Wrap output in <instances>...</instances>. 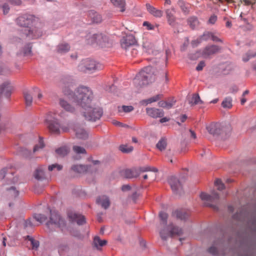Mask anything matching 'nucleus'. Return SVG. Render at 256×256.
I'll list each match as a JSON object with an SVG mask.
<instances>
[{
  "label": "nucleus",
  "mask_w": 256,
  "mask_h": 256,
  "mask_svg": "<svg viewBox=\"0 0 256 256\" xmlns=\"http://www.w3.org/2000/svg\"><path fill=\"white\" fill-rule=\"evenodd\" d=\"M206 129L210 134L218 136L222 132L224 128L220 123H212L207 126Z\"/></svg>",
  "instance_id": "12"
},
{
  "label": "nucleus",
  "mask_w": 256,
  "mask_h": 256,
  "mask_svg": "<svg viewBox=\"0 0 256 256\" xmlns=\"http://www.w3.org/2000/svg\"><path fill=\"white\" fill-rule=\"evenodd\" d=\"M60 132H67L69 130L68 126L67 125H60Z\"/></svg>",
  "instance_id": "57"
},
{
  "label": "nucleus",
  "mask_w": 256,
  "mask_h": 256,
  "mask_svg": "<svg viewBox=\"0 0 256 256\" xmlns=\"http://www.w3.org/2000/svg\"><path fill=\"white\" fill-rule=\"evenodd\" d=\"M168 183L170 186L172 190L176 193L182 188V184L180 180L176 178L174 176L170 177Z\"/></svg>",
  "instance_id": "13"
},
{
  "label": "nucleus",
  "mask_w": 256,
  "mask_h": 256,
  "mask_svg": "<svg viewBox=\"0 0 256 256\" xmlns=\"http://www.w3.org/2000/svg\"><path fill=\"white\" fill-rule=\"evenodd\" d=\"M76 136L78 138L85 140L88 138V133L82 128L77 126L74 128Z\"/></svg>",
  "instance_id": "21"
},
{
  "label": "nucleus",
  "mask_w": 256,
  "mask_h": 256,
  "mask_svg": "<svg viewBox=\"0 0 256 256\" xmlns=\"http://www.w3.org/2000/svg\"><path fill=\"white\" fill-rule=\"evenodd\" d=\"M188 23L192 29H194L199 25V22L196 16H191L188 19Z\"/></svg>",
  "instance_id": "28"
},
{
  "label": "nucleus",
  "mask_w": 256,
  "mask_h": 256,
  "mask_svg": "<svg viewBox=\"0 0 256 256\" xmlns=\"http://www.w3.org/2000/svg\"><path fill=\"white\" fill-rule=\"evenodd\" d=\"M256 56V53L254 54H252V55H250V54H248V58H246L245 57H243L242 59H243V60L244 62H247V61L248 60L250 59V57H254V56Z\"/></svg>",
  "instance_id": "61"
},
{
  "label": "nucleus",
  "mask_w": 256,
  "mask_h": 256,
  "mask_svg": "<svg viewBox=\"0 0 256 256\" xmlns=\"http://www.w3.org/2000/svg\"><path fill=\"white\" fill-rule=\"evenodd\" d=\"M136 43V40L134 36L132 34L127 35L124 36L120 41L122 48L128 50Z\"/></svg>",
  "instance_id": "11"
},
{
  "label": "nucleus",
  "mask_w": 256,
  "mask_h": 256,
  "mask_svg": "<svg viewBox=\"0 0 256 256\" xmlns=\"http://www.w3.org/2000/svg\"><path fill=\"white\" fill-rule=\"evenodd\" d=\"M122 175L127 178H137L140 175L138 168H132L124 170L122 172Z\"/></svg>",
  "instance_id": "15"
},
{
  "label": "nucleus",
  "mask_w": 256,
  "mask_h": 256,
  "mask_svg": "<svg viewBox=\"0 0 256 256\" xmlns=\"http://www.w3.org/2000/svg\"><path fill=\"white\" fill-rule=\"evenodd\" d=\"M146 112L147 114L154 118H162L164 115L163 110L156 108H146Z\"/></svg>",
  "instance_id": "16"
},
{
  "label": "nucleus",
  "mask_w": 256,
  "mask_h": 256,
  "mask_svg": "<svg viewBox=\"0 0 256 256\" xmlns=\"http://www.w3.org/2000/svg\"><path fill=\"white\" fill-rule=\"evenodd\" d=\"M221 48L218 46L212 44L208 45L200 50L194 54V56H190L192 60L196 59L200 57L204 58H211L214 54L220 52Z\"/></svg>",
  "instance_id": "5"
},
{
  "label": "nucleus",
  "mask_w": 256,
  "mask_h": 256,
  "mask_svg": "<svg viewBox=\"0 0 256 256\" xmlns=\"http://www.w3.org/2000/svg\"><path fill=\"white\" fill-rule=\"evenodd\" d=\"M34 218L36 220L40 223L44 222L46 219V216L40 214H36L34 215Z\"/></svg>",
  "instance_id": "43"
},
{
  "label": "nucleus",
  "mask_w": 256,
  "mask_h": 256,
  "mask_svg": "<svg viewBox=\"0 0 256 256\" xmlns=\"http://www.w3.org/2000/svg\"><path fill=\"white\" fill-rule=\"evenodd\" d=\"M187 118V116L186 114L182 115L180 117V120L182 122H185L186 119Z\"/></svg>",
  "instance_id": "64"
},
{
  "label": "nucleus",
  "mask_w": 256,
  "mask_h": 256,
  "mask_svg": "<svg viewBox=\"0 0 256 256\" xmlns=\"http://www.w3.org/2000/svg\"><path fill=\"white\" fill-rule=\"evenodd\" d=\"M212 32H206L204 33V34L200 36V38L202 40V41L208 40V39L211 38Z\"/></svg>",
  "instance_id": "49"
},
{
  "label": "nucleus",
  "mask_w": 256,
  "mask_h": 256,
  "mask_svg": "<svg viewBox=\"0 0 256 256\" xmlns=\"http://www.w3.org/2000/svg\"><path fill=\"white\" fill-rule=\"evenodd\" d=\"M34 178L38 180H41L44 178V172L42 168H39L36 170L34 174Z\"/></svg>",
  "instance_id": "33"
},
{
  "label": "nucleus",
  "mask_w": 256,
  "mask_h": 256,
  "mask_svg": "<svg viewBox=\"0 0 256 256\" xmlns=\"http://www.w3.org/2000/svg\"><path fill=\"white\" fill-rule=\"evenodd\" d=\"M73 150H74V152L78 154L86 153V151L85 149L84 148L80 146H74Z\"/></svg>",
  "instance_id": "46"
},
{
  "label": "nucleus",
  "mask_w": 256,
  "mask_h": 256,
  "mask_svg": "<svg viewBox=\"0 0 256 256\" xmlns=\"http://www.w3.org/2000/svg\"><path fill=\"white\" fill-rule=\"evenodd\" d=\"M44 146V141L41 138H40L38 144H36L34 148V152H36L39 150V149L42 148Z\"/></svg>",
  "instance_id": "44"
},
{
  "label": "nucleus",
  "mask_w": 256,
  "mask_h": 256,
  "mask_svg": "<svg viewBox=\"0 0 256 256\" xmlns=\"http://www.w3.org/2000/svg\"><path fill=\"white\" fill-rule=\"evenodd\" d=\"M24 95L26 106H30L32 102V95L28 92H24Z\"/></svg>",
  "instance_id": "36"
},
{
  "label": "nucleus",
  "mask_w": 256,
  "mask_h": 256,
  "mask_svg": "<svg viewBox=\"0 0 256 256\" xmlns=\"http://www.w3.org/2000/svg\"><path fill=\"white\" fill-rule=\"evenodd\" d=\"M134 110V108L131 106H123L122 107L118 108V111L119 112H129L132 111Z\"/></svg>",
  "instance_id": "40"
},
{
  "label": "nucleus",
  "mask_w": 256,
  "mask_h": 256,
  "mask_svg": "<svg viewBox=\"0 0 256 256\" xmlns=\"http://www.w3.org/2000/svg\"><path fill=\"white\" fill-rule=\"evenodd\" d=\"M138 169L139 171L140 174L141 172H158V170L156 168L154 167H150L149 166H145L142 167L138 168Z\"/></svg>",
  "instance_id": "32"
},
{
  "label": "nucleus",
  "mask_w": 256,
  "mask_h": 256,
  "mask_svg": "<svg viewBox=\"0 0 256 256\" xmlns=\"http://www.w3.org/2000/svg\"><path fill=\"white\" fill-rule=\"evenodd\" d=\"M87 40L89 44H96L102 47L108 46L110 44L108 36L101 32L88 36Z\"/></svg>",
  "instance_id": "8"
},
{
  "label": "nucleus",
  "mask_w": 256,
  "mask_h": 256,
  "mask_svg": "<svg viewBox=\"0 0 256 256\" xmlns=\"http://www.w3.org/2000/svg\"><path fill=\"white\" fill-rule=\"evenodd\" d=\"M222 105L224 108H230L232 106V99L230 97L226 98L222 102Z\"/></svg>",
  "instance_id": "37"
},
{
  "label": "nucleus",
  "mask_w": 256,
  "mask_h": 256,
  "mask_svg": "<svg viewBox=\"0 0 256 256\" xmlns=\"http://www.w3.org/2000/svg\"><path fill=\"white\" fill-rule=\"evenodd\" d=\"M216 20H217V16L216 15L213 14L210 16V18L208 20V22L210 24H214L216 22Z\"/></svg>",
  "instance_id": "53"
},
{
  "label": "nucleus",
  "mask_w": 256,
  "mask_h": 256,
  "mask_svg": "<svg viewBox=\"0 0 256 256\" xmlns=\"http://www.w3.org/2000/svg\"><path fill=\"white\" fill-rule=\"evenodd\" d=\"M72 170L78 173H83L87 170V168L82 165H74L72 167Z\"/></svg>",
  "instance_id": "31"
},
{
  "label": "nucleus",
  "mask_w": 256,
  "mask_h": 256,
  "mask_svg": "<svg viewBox=\"0 0 256 256\" xmlns=\"http://www.w3.org/2000/svg\"><path fill=\"white\" fill-rule=\"evenodd\" d=\"M178 5L181 10L185 14H188L190 12V6L186 4L184 2L180 1L178 2Z\"/></svg>",
  "instance_id": "34"
},
{
  "label": "nucleus",
  "mask_w": 256,
  "mask_h": 256,
  "mask_svg": "<svg viewBox=\"0 0 256 256\" xmlns=\"http://www.w3.org/2000/svg\"><path fill=\"white\" fill-rule=\"evenodd\" d=\"M59 104L60 106L65 110L70 112H74L75 108L73 107L67 100L64 98H60L59 100Z\"/></svg>",
  "instance_id": "18"
},
{
  "label": "nucleus",
  "mask_w": 256,
  "mask_h": 256,
  "mask_svg": "<svg viewBox=\"0 0 256 256\" xmlns=\"http://www.w3.org/2000/svg\"><path fill=\"white\" fill-rule=\"evenodd\" d=\"M12 4L16 5H20L22 2V0H11Z\"/></svg>",
  "instance_id": "60"
},
{
  "label": "nucleus",
  "mask_w": 256,
  "mask_h": 256,
  "mask_svg": "<svg viewBox=\"0 0 256 256\" xmlns=\"http://www.w3.org/2000/svg\"><path fill=\"white\" fill-rule=\"evenodd\" d=\"M205 66H206V64H205L204 61L202 60L198 64V66L196 68V70L198 71H200L203 69V68Z\"/></svg>",
  "instance_id": "52"
},
{
  "label": "nucleus",
  "mask_w": 256,
  "mask_h": 256,
  "mask_svg": "<svg viewBox=\"0 0 256 256\" xmlns=\"http://www.w3.org/2000/svg\"><path fill=\"white\" fill-rule=\"evenodd\" d=\"M202 42V38H200V36L196 40H192L191 44H192V47H196L199 44H200Z\"/></svg>",
  "instance_id": "50"
},
{
  "label": "nucleus",
  "mask_w": 256,
  "mask_h": 256,
  "mask_svg": "<svg viewBox=\"0 0 256 256\" xmlns=\"http://www.w3.org/2000/svg\"><path fill=\"white\" fill-rule=\"evenodd\" d=\"M45 122L48 125L50 132L53 134H60V124L55 118V114L52 112L48 113L46 116Z\"/></svg>",
  "instance_id": "7"
},
{
  "label": "nucleus",
  "mask_w": 256,
  "mask_h": 256,
  "mask_svg": "<svg viewBox=\"0 0 256 256\" xmlns=\"http://www.w3.org/2000/svg\"><path fill=\"white\" fill-rule=\"evenodd\" d=\"M72 222H76L78 225H82L86 222L85 218L83 216L75 213H70L68 215Z\"/></svg>",
  "instance_id": "17"
},
{
  "label": "nucleus",
  "mask_w": 256,
  "mask_h": 256,
  "mask_svg": "<svg viewBox=\"0 0 256 256\" xmlns=\"http://www.w3.org/2000/svg\"><path fill=\"white\" fill-rule=\"evenodd\" d=\"M208 252L210 254L215 255L218 253V250L216 247L212 246L208 248Z\"/></svg>",
  "instance_id": "55"
},
{
  "label": "nucleus",
  "mask_w": 256,
  "mask_h": 256,
  "mask_svg": "<svg viewBox=\"0 0 256 256\" xmlns=\"http://www.w3.org/2000/svg\"><path fill=\"white\" fill-rule=\"evenodd\" d=\"M112 124L116 126H121V127H124L126 126V124H122V122H119L116 120H113Z\"/></svg>",
  "instance_id": "59"
},
{
  "label": "nucleus",
  "mask_w": 256,
  "mask_h": 256,
  "mask_svg": "<svg viewBox=\"0 0 256 256\" xmlns=\"http://www.w3.org/2000/svg\"><path fill=\"white\" fill-rule=\"evenodd\" d=\"M19 194V192L15 188L11 187L8 190V195L12 198H16Z\"/></svg>",
  "instance_id": "39"
},
{
  "label": "nucleus",
  "mask_w": 256,
  "mask_h": 256,
  "mask_svg": "<svg viewBox=\"0 0 256 256\" xmlns=\"http://www.w3.org/2000/svg\"><path fill=\"white\" fill-rule=\"evenodd\" d=\"M102 68L100 64L90 58L82 60L78 66V70L84 72H94Z\"/></svg>",
  "instance_id": "6"
},
{
  "label": "nucleus",
  "mask_w": 256,
  "mask_h": 256,
  "mask_svg": "<svg viewBox=\"0 0 256 256\" xmlns=\"http://www.w3.org/2000/svg\"><path fill=\"white\" fill-rule=\"evenodd\" d=\"M32 223L30 220H27L25 222L24 227L26 228L28 226H32Z\"/></svg>",
  "instance_id": "63"
},
{
  "label": "nucleus",
  "mask_w": 256,
  "mask_h": 256,
  "mask_svg": "<svg viewBox=\"0 0 256 256\" xmlns=\"http://www.w3.org/2000/svg\"><path fill=\"white\" fill-rule=\"evenodd\" d=\"M116 6L120 8V11L123 12L124 11L125 0H110Z\"/></svg>",
  "instance_id": "29"
},
{
  "label": "nucleus",
  "mask_w": 256,
  "mask_h": 256,
  "mask_svg": "<svg viewBox=\"0 0 256 256\" xmlns=\"http://www.w3.org/2000/svg\"><path fill=\"white\" fill-rule=\"evenodd\" d=\"M27 239L30 242L33 248H36L39 246V242L38 240H34L30 236H28Z\"/></svg>",
  "instance_id": "42"
},
{
  "label": "nucleus",
  "mask_w": 256,
  "mask_h": 256,
  "mask_svg": "<svg viewBox=\"0 0 256 256\" xmlns=\"http://www.w3.org/2000/svg\"><path fill=\"white\" fill-rule=\"evenodd\" d=\"M70 49V46L68 44L62 42L57 46L56 51L60 54H64L68 52Z\"/></svg>",
  "instance_id": "26"
},
{
  "label": "nucleus",
  "mask_w": 256,
  "mask_h": 256,
  "mask_svg": "<svg viewBox=\"0 0 256 256\" xmlns=\"http://www.w3.org/2000/svg\"><path fill=\"white\" fill-rule=\"evenodd\" d=\"M46 225L50 228L56 227L62 228L65 226V222L57 212L50 211V220Z\"/></svg>",
  "instance_id": "9"
},
{
  "label": "nucleus",
  "mask_w": 256,
  "mask_h": 256,
  "mask_svg": "<svg viewBox=\"0 0 256 256\" xmlns=\"http://www.w3.org/2000/svg\"><path fill=\"white\" fill-rule=\"evenodd\" d=\"M166 142L164 138H162L156 144V148L160 151L164 150L166 146Z\"/></svg>",
  "instance_id": "38"
},
{
  "label": "nucleus",
  "mask_w": 256,
  "mask_h": 256,
  "mask_svg": "<svg viewBox=\"0 0 256 256\" xmlns=\"http://www.w3.org/2000/svg\"><path fill=\"white\" fill-rule=\"evenodd\" d=\"M32 17L27 15H24L18 17L17 20V24L24 28L22 32L30 39L37 38L42 35L41 30L36 27H29L28 26L32 23Z\"/></svg>",
  "instance_id": "3"
},
{
  "label": "nucleus",
  "mask_w": 256,
  "mask_h": 256,
  "mask_svg": "<svg viewBox=\"0 0 256 256\" xmlns=\"http://www.w3.org/2000/svg\"><path fill=\"white\" fill-rule=\"evenodd\" d=\"M56 152L61 156H64L68 153V150L66 148L62 147L57 149Z\"/></svg>",
  "instance_id": "47"
},
{
  "label": "nucleus",
  "mask_w": 256,
  "mask_h": 256,
  "mask_svg": "<svg viewBox=\"0 0 256 256\" xmlns=\"http://www.w3.org/2000/svg\"><path fill=\"white\" fill-rule=\"evenodd\" d=\"M172 216L181 220H186L189 216V214L184 210H176L174 211Z\"/></svg>",
  "instance_id": "23"
},
{
  "label": "nucleus",
  "mask_w": 256,
  "mask_h": 256,
  "mask_svg": "<svg viewBox=\"0 0 256 256\" xmlns=\"http://www.w3.org/2000/svg\"><path fill=\"white\" fill-rule=\"evenodd\" d=\"M214 186L219 190H222L224 188V186L220 179H217L214 182Z\"/></svg>",
  "instance_id": "45"
},
{
  "label": "nucleus",
  "mask_w": 256,
  "mask_h": 256,
  "mask_svg": "<svg viewBox=\"0 0 256 256\" xmlns=\"http://www.w3.org/2000/svg\"><path fill=\"white\" fill-rule=\"evenodd\" d=\"M162 96V94H158L152 98H150L142 100L141 103L142 104L146 105L148 104H151L152 102L158 101V100H160Z\"/></svg>",
  "instance_id": "27"
},
{
  "label": "nucleus",
  "mask_w": 256,
  "mask_h": 256,
  "mask_svg": "<svg viewBox=\"0 0 256 256\" xmlns=\"http://www.w3.org/2000/svg\"><path fill=\"white\" fill-rule=\"evenodd\" d=\"M143 26H146L148 30H154V26L148 22H144L143 23Z\"/></svg>",
  "instance_id": "54"
},
{
  "label": "nucleus",
  "mask_w": 256,
  "mask_h": 256,
  "mask_svg": "<svg viewBox=\"0 0 256 256\" xmlns=\"http://www.w3.org/2000/svg\"><path fill=\"white\" fill-rule=\"evenodd\" d=\"M88 16L92 20V21L94 23L100 22L102 20L101 16L94 10L89 12Z\"/></svg>",
  "instance_id": "24"
},
{
  "label": "nucleus",
  "mask_w": 256,
  "mask_h": 256,
  "mask_svg": "<svg viewBox=\"0 0 256 256\" xmlns=\"http://www.w3.org/2000/svg\"><path fill=\"white\" fill-rule=\"evenodd\" d=\"M62 168V166L58 164H53L48 166V169L49 171H52L54 169H56L57 170H60Z\"/></svg>",
  "instance_id": "48"
},
{
  "label": "nucleus",
  "mask_w": 256,
  "mask_h": 256,
  "mask_svg": "<svg viewBox=\"0 0 256 256\" xmlns=\"http://www.w3.org/2000/svg\"><path fill=\"white\" fill-rule=\"evenodd\" d=\"M160 219V226H164L160 232V237L163 240H166L169 237L174 236H180L182 234V230L172 224L166 226L168 215L166 213L161 212L159 214Z\"/></svg>",
  "instance_id": "2"
},
{
  "label": "nucleus",
  "mask_w": 256,
  "mask_h": 256,
  "mask_svg": "<svg viewBox=\"0 0 256 256\" xmlns=\"http://www.w3.org/2000/svg\"><path fill=\"white\" fill-rule=\"evenodd\" d=\"M189 103L192 106L194 104H202V102L200 100V97L198 94H194L190 100H189Z\"/></svg>",
  "instance_id": "30"
},
{
  "label": "nucleus",
  "mask_w": 256,
  "mask_h": 256,
  "mask_svg": "<svg viewBox=\"0 0 256 256\" xmlns=\"http://www.w3.org/2000/svg\"><path fill=\"white\" fill-rule=\"evenodd\" d=\"M107 241L105 240H101L98 236L94 237L92 242V246L98 250H101L102 247L106 245Z\"/></svg>",
  "instance_id": "19"
},
{
  "label": "nucleus",
  "mask_w": 256,
  "mask_h": 256,
  "mask_svg": "<svg viewBox=\"0 0 256 256\" xmlns=\"http://www.w3.org/2000/svg\"><path fill=\"white\" fill-rule=\"evenodd\" d=\"M120 150L123 152L128 153L133 150V148L132 146L122 145L120 146Z\"/></svg>",
  "instance_id": "41"
},
{
  "label": "nucleus",
  "mask_w": 256,
  "mask_h": 256,
  "mask_svg": "<svg viewBox=\"0 0 256 256\" xmlns=\"http://www.w3.org/2000/svg\"><path fill=\"white\" fill-rule=\"evenodd\" d=\"M63 92L68 99L80 106V112L86 120L96 122L102 116V110L92 104L93 94L88 88L80 86L74 92L66 88Z\"/></svg>",
  "instance_id": "1"
},
{
  "label": "nucleus",
  "mask_w": 256,
  "mask_h": 256,
  "mask_svg": "<svg viewBox=\"0 0 256 256\" xmlns=\"http://www.w3.org/2000/svg\"><path fill=\"white\" fill-rule=\"evenodd\" d=\"M12 90L13 87L11 84L8 82H5L0 86V95L3 94L8 98L10 95Z\"/></svg>",
  "instance_id": "14"
},
{
  "label": "nucleus",
  "mask_w": 256,
  "mask_h": 256,
  "mask_svg": "<svg viewBox=\"0 0 256 256\" xmlns=\"http://www.w3.org/2000/svg\"><path fill=\"white\" fill-rule=\"evenodd\" d=\"M96 202L102 206L104 209L108 208L110 205V201L108 198L106 196L98 197L96 200Z\"/></svg>",
  "instance_id": "22"
},
{
  "label": "nucleus",
  "mask_w": 256,
  "mask_h": 256,
  "mask_svg": "<svg viewBox=\"0 0 256 256\" xmlns=\"http://www.w3.org/2000/svg\"><path fill=\"white\" fill-rule=\"evenodd\" d=\"M154 80L155 76L153 68L151 66H147L136 74L134 79V82L138 86H142L152 82Z\"/></svg>",
  "instance_id": "4"
},
{
  "label": "nucleus",
  "mask_w": 256,
  "mask_h": 256,
  "mask_svg": "<svg viewBox=\"0 0 256 256\" xmlns=\"http://www.w3.org/2000/svg\"><path fill=\"white\" fill-rule=\"evenodd\" d=\"M32 46L30 44H28L26 48H24V53L26 55H28L31 54Z\"/></svg>",
  "instance_id": "51"
},
{
  "label": "nucleus",
  "mask_w": 256,
  "mask_h": 256,
  "mask_svg": "<svg viewBox=\"0 0 256 256\" xmlns=\"http://www.w3.org/2000/svg\"><path fill=\"white\" fill-rule=\"evenodd\" d=\"M200 198L202 200L206 202V206L212 207L214 209L217 208L216 206L212 204V202H216L220 198L219 194L217 192H214L211 195L204 192H202L200 195Z\"/></svg>",
  "instance_id": "10"
},
{
  "label": "nucleus",
  "mask_w": 256,
  "mask_h": 256,
  "mask_svg": "<svg viewBox=\"0 0 256 256\" xmlns=\"http://www.w3.org/2000/svg\"><path fill=\"white\" fill-rule=\"evenodd\" d=\"M2 10H3V13L4 14H7L10 10V8L6 4H4L2 6Z\"/></svg>",
  "instance_id": "56"
},
{
  "label": "nucleus",
  "mask_w": 256,
  "mask_h": 256,
  "mask_svg": "<svg viewBox=\"0 0 256 256\" xmlns=\"http://www.w3.org/2000/svg\"><path fill=\"white\" fill-rule=\"evenodd\" d=\"M166 16L168 20V23L170 25L174 26L175 24L176 18L174 15V12L172 10H167L166 11Z\"/></svg>",
  "instance_id": "25"
},
{
  "label": "nucleus",
  "mask_w": 256,
  "mask_h": 256,
  "mask_svg": "<svg viewBox=\"0 0 256 256\" xmlns=\"http://www.w3.org/2000/svg\"><path fill=\"white\" fill-rule=\"evenodd\" d=\"M211 39L214 42H222V40L220 38H219L218 36H214L212 33Z\"/></svg>",
  "instance_id": "58"
},
{
  "label": "nucleus",
  "mask_w": 256,
  "mask_h": 256,
  "mask_svg": "<svg viewBox=\"0 0 256 256\" xmlns=\"http://www.w3.org/2000/svg\"><path fill=\"white\" fill-rule=\"evenodd\" d=\"M130 189V186L129 185H124L122 187V191H126V190H128Z\"/></svg>",
  "instance_id": "62"
},
{
  "label": "nucleus",
  "mask_w": 256,
  "mask_h": 256,
  "mask_svg": "<svg viewBox=\"0 0 256 256\" xmlns=\"http://www.w3.org/2000/svg\"><path fill=\"white\" fill-rule=\"evenodd\" d=\"M174 104V102H168L166 101H160L158 102V106L160 107L166 108L168 109L170 108Z\"/></svg>",
  "instance_id": "35"
},
{
  "label": "nucleus",
  "mask_w": 256,
  "mask_h": 256,
  "mask_svg": "<svg viewBox=\"0 0 256 256\" xmlns=\"http://www.w3.org/2000/svg\"><path fill=\"white\" fill-rule=\"evenodd\" d=\"M146 7L148 12L152 16L156 18H161L163 15V12L160 10H158L149 4H146Z\"/></svg>",
  "instance_id": "20"
}]
</instances>
